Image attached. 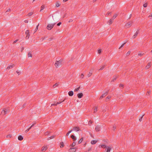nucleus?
<instances>
[{"instance_id": "aec40b11", "label": "nucleus", "mask_w": 152, "mask_h": 152, "mask_svg": "<svg viewBox=\"0 0 152 152\" xmlns=\"http://www.w3.org/2000/svg\"><path fill=\"white\" fill-rule=\"evenodd\" d=\"M18 140H23V137L22 136L20 135L18 137Z\"/></svg>"}, {"instance_id": "bf43d9fd", "label": "nucleus", "mask_w": 152, "mask_h": 152, "mask_svg": "<svg viewBox=\"0 0 152 152\" xmlns=\"http://www.w3.org/2000/svg\"><path fill=\"white\" fill-rule=\"evenodd\" d=\"M17 40H15V41H14V43H16V42H17Z\"/></svg>"}, {"instance_id": "a19ab883", "label": "nucleus", "mask_w": 152, "mask_h": 152, "mask_svg": "<svg viewBox=\"0 0 152 152\" xmlns=\"http://www.w3.org/2000/svg\"><path fill=\"white\" fill-rule=\"evenodd\" d=\"M33 14V13L32 12H30V13H29V14H28V16H30L31 15Z\"/></svg>"}, {"instance_id": "cd10ccee", "label": "nucleus", "mask_w": 152, "mask_h": 152, "mask_svg": "<svg viewBox=\"0 0 152 152\" xmlns=\"http://www.w3.org/2000/svg\"><path fill=\"white\" fill-rule=\"evenodd\" d=\"M60 147L61 148H62L64 146V144H63V142H61L60 143Z\"/></svg>"}, {"instance_id": "09e8293b", "label": "nucleus", "mask_w": 152, "mask_h": 152, "mask_svg": "<svg viewBox=\"0 0 152 152\" xmlns=\"http://www.w3.org/2000/svg\"><path fill=\"white\" fill-rule=\"evenodd\" d=\"M148 17L152 18V13L150 14V15Z\"/></svg>"}, {"instance_id": "9d476101", "label": "nucleus", "mask_w": 152, "mask_h": 152, "mask_svg": "<svg viewBox=\"0 0 152 152\" xmlns=\"http://www.w3.org/2000/svg\"><path fill=\"white\" fill-rule=\"evenodd\" d=\"M83 96V93H82L78 94H77V96L79 98H81Z\"/></svg>"}, {"instance_id": "b1692460", "label": "nucleus", "mask_w": 152, "mask_h": 152, "mask_svg": "<svg viewBox=\"0 0 152 152\" xmlns=\"http://www.w3.org/2000/svg\"><path fill=\"white\" fill-rule=\"evenodd\" d=\"M45 6L44 5H42L41 7V9L40 11H41L42 10H43L45 8Z\"/></svg>"}, {"instance_id": "a211bd4d", "label": "nucleus", "mask_w": 152, "mask_h": 152, "mask_svg": "<svg viewBox=\"0 0 152 152\" xmlns=\"http://www.w3.org/2000/svg\"><path fill=\"white\" fill-rule=\"evenodd\" d=\"M97 141L96 140H93L91 141V144H94L96 143Z\"/></svg>"}, {"instance_id": "0eeeda50", "label": "nucleus", "mask_w": 152, "mask_h": 152, "mask_svg": "<svg viewBox=\"0 0 152 152\" xmlns=\"http://www.w3.org/2000/svg\"><path fill=\"white\" fill-rule=\"evenodd\" d=\"M138 34V31H137L134 34V35H133L132 37V38L133 39L135 38L137 35Z\"/></svg>"}, {"instance_id": "423d86ee", "label": "nucleus", "mask_w": 152, "mask_h": 152, "mask_svg": "<svg viewBox=\"0 0 152 152\" xmlns=\"http://www.w3.org/2000/svg\"><path fill=\"white\" fill-rule=\"evenodd\" d=\"M101 128V126H97L95 127V129L96 131L98 132L99 131Z\"/></svg>"}, {"instance_id": "393cba45", "label": "nucleus", "mask_w": 152, "mask_h": 152, "mask_svg": "<svg viewBox=\"0 0 152 152\" xmlns=\"http://www.w3.org/2000/svg\"><path fill=\"white\" fill-rule=\"evenodd\" d=\"M76 145V143L75 142H73L72 143V144L71 145H70V146H71L72 147H73L74 146H75V145Z\"/></svg>"}, {"instance_id": "8fccbe9b", "label": "nucleus", "mask_w": 152, "mask_h": 152, "mask_svg": "<svg viewBox=\"0 0 152 152\" xmlns=\"http://www.w3.org/2000/svg\"><path fill=\"white\" fill-rule=\"evenodd\" d=\"M84 75L83 74H82L80 75L81 77L83 78V77Z\"/></svg>"}, {"instance_id": "7c9ffc66", "label": "nucleus", "mask_w": 152, "mask_h": 152, "mask_svg": "<svg viewBox=\"0 0 152 152\" xmlns=\"http://www.w3.org/2000/svg\"><path fill=\"white\" fill-rule=\"evenodd\" d=\"M39 25V24H38V25L37 26L34 32H36L37 30L38 29V27Z\"/></svg>"}, {"instance_id": "680f3d73", "label": "nucleus", "mask_w": 152, "mask_h": 152, "mask_svg": "<svg viewBox=\"0 0 152 152\" xmlns=\"http://www.w3.org/2000/svg\"><path fill=\"white\" fill-rule=\"evenodd\" d=\"M110 97H107L106 99H109L110 98Z\"/></svg>"}, {"instance_id": "0e129e2a", "label": "nucleus", "mask_w": 152, "mask_h": 152, "mask_svg": "<svg viewBox=\"0 0 152 152\" xmlns=\"http://www.w3.org/2000/svg\"><path fill=\"white\" fill-rule=\"evenodd\" d=\"M68 0H63V1H64V2H65L66 1H67Z\"/></svg>"}, {"instance_id": "e2e57ef3", "label": "nucleus", "mask_w": 152, "mask_h": 152, "mask_svg": "<svg viewBox=\"0 0 152 152\" xmlns=\"http://www.w3.org/2000/svg\"><path fill=\"white\" fill-rule=\"evenodd\" d=\"M131 16H132V15H130V16H129V18H130L131 17Z\"/></svg>"}, {"instance_id": "a18cd8bd", "label": "nucleus", "mask_w": 152, "mask_h": 152, "mask_svg": "<svg viewBox=\"0 0 152 152\" xmlns=\"http://www.w3.org/2000/svg\"><path fill=\"white\" fill-rule=\"evenodd\" d=\"M126 42L124 43L119 48V49H120L121 48H122V47L124 46V44H125Z\"/></svg>"}, {"instance_id": "49530a36", "label": "nucleus", "mask_w": 152, "mask_h": 152, "mask_svg": "<svg viewBox=\"0 0 152 152\" xmlns=\"http://www.w3.org/2000/svg\"><path fill=\"white\" fill-rule=\"evenodd\" d=\"M72 21H73V20L72 19H70L69 21V22H72Z\"/></svg>"}, {"instance_id": "de8ad7c7", "label": "nucleus", "mask_w": 152, "mask_h": 152, "mask_svg": "<svg viewBox=\"0 0 152 152\" xmlns=\"http://www.w3.org/2000/svg\"><path fill=\"white\" fill-rule=\"evenodd\" d=\"M116 129V127L115 126H113V130L114 131H115Z\"/></svg>"}, {"instance_id": "f704fd0d", "label": "nucleus", "mask_w": 152, "mask_h": 152, "mask_svg": "<svg viewBox=\"0 0 152 152\" xmlns=\"http://www.w3.org/2000/svg\"><path fill=\"white\" fill-rule=\"evenodd\" d=\"M16 73L18 74V75L20 74L21 73V72L19 71H17L16 72Z\"/></svg>"}, {"instance_id": "f3484780", "label": "nucleus", "mask_w": 152, "mask_h": 152, "mask_svg": "<svg viewBox=\"0 0 152 152\" xmlns=\"http://www.w3.org/2000/svg\"><path fill=\"white\" fill-rule=\"evenodd\" d=\"M112 19H110L107 22V23L110 25H111L113 23V20H112Z\"/></svg>"}, {"instance_id": "412c9836", "label": "nucleus", "mask_w": 152, "mask_h": 152, "mask_svg": "<svg viewBox=\"0 0 152 152\" xmlns=\"http://www.w3.org/2000/svg\"><path fill=\"white\" fill-rule=\"evenodd\" d=\"M94 113H95L97 111V107H95L94 108Z\"/></svg>"}, {"instance_id": "9b49d317", "label": "nucleus", "mask_w": 152, "mask_h": 152, "mask_svg": "<svg viewBox=\"0 0 152 152\" xmlns=\"http://www.w3.org/2000/svg\"><path fill=\"white\" fill-rule=\"evenodd\" d=\"M47 149V146H44L42 148V151H45Z\"/></svg>"}, {"instance_id": "c85d7f7f", "label": "nucleus", "mask_w": 152, "mask_h": 152, "mask_svg": "<svg viewBox=\"0 0 152 152\" xmlns=\"http://www.w3.org/2000/svg\"><path fill=\"white\" fill-rule=\"evenodd\" d=\"M148 5V3H146L145 4H144L143 5V6L145 7H146Z\"/></svg>"}, {"instance_id": "603ef678", "label": "nucleus", "mask_w": 152, "mask_h": 152, "mask_svg": "<svg viewBox=\"0 0 152 152\" xmlns=\"http://www.w3.org/2000/svg\"><path fill=\"white\" fill-rule=\"evenodd\" d=\"M35 124V123H34V124H32V125L30 127H31V128L32 127H33V126H34V125Z\"/></svg>"}, {"instance_id": "79ce46f5", "label": "nucleus", "mask_w": 152, "mask_h": 152, "mask_svg": "<svg viewBox=\"0 0 152 152\" xmlns=\"http://www.w3.org/2000/svg\"><path fill=\"white\" fill-rule=\"evenodd\" d=\"M79 88H80V87H79L78 88H77L75 89V91H78L79 90Z\"/></svg>"}, {"instance_id": "473e14b6", "label": "nucleus", "mask_w": 152, "mask_h": 152, "mask_svg": "<svg viewBox=\"0 0 152 152\" xmlns=\"http://www.w3.org/2000/svg\"><path fill=\"white\" fill-rule=\"evenodd\" d=\"M58 85V83H56L53 86L54 88H55L56 86H57Z\"/></svg>"}, {"instance_id": "c756f323", "label": "nucleus", "mask_w": 152, "mask_h": 152, "mask_svg": "<svg viewBox=\"0 0 152 152\" xmlns=\"http://www.w3.org/2000/svg\"><path fill=\"white\" fill-rule=\"evenodd\" d=\"M92 75V72H89V73L88 74L87 76H88V77H90V76H91Z\"/></svg>"}, {"instance_id": "58836bf2", "label": "nucleus", "mask_w": 152, "mask_h": 152, "mask_svg": "<svg viewBox=\"0 0 152 152\" xmlns=\"http://www.w3.org/2000/svg\"><path fill=\"white\" fill-rule=\"evenodd\" d=\"M54 136H52L51 137H50L49 138H48V140H50L51 139H52L54 138Z\"/></svg>"}, {"instance_id": "2f4dec72", "label": "nucleus", "mask_w": 152, "mask_h": 152, "mask_svg": "<svg viewBox=\"0 0 152 152\" xmlns=\"http://www.w3.org/2000/svg\"><path fill=\"white\" fill-rule=\"evenodd\" d=\"M28 57H31L32 56V55L30 53H29L28 54Z\"/></svg>"}, {"instance_id": "4d7b16f0", "label": "nucleus", "mask_w": 152, "mask_h": 152, "mask_svg": "<svg viewBox=\"0 0 152 152\" xmlns=\"http://www.w3.org/2000/svg\"><path fill=\"white\" fill-rule=\"evenodd\" d=\"M10 9H8L7 11V12H9V11H10Z\"/></svg>"}, {"instance_id": "774afa93", "label": "nucleus", "mask_w": 152, "mask_h": 152, "mask_svg": "<svg viewBox=\"0 0 152 152\" xmlns=\"http://www.w3.org/2000/svg\"><path fill=\"white\" fill-rule=\"evenodd\" d=\"M35 0H33V1H34Z\"/></svg>"}, {"instance_id": "6e6552de", "label": "nucleus", "mask_w": 152, "mask_h": 152, "mask_svg": "<svg viewBox=\"0 0 152 152\" xmlns=\"http://www.w3.org/2000/svg\"><path fill=\"white\" fill-rule=\"evenodd\" d=\"M107 92H106L104 93L100 97V99H101L103 98L107 94Z\"/></svg>"}, {"instance_id": "c9c22d12", "label": "nucleus", "mask_w": 152, "mask_h": 152, "mask_svg": "<svg viewBox=\"0 0 152 152\" xmlns=\"http://www.w3.org/2000/svg\"><path fill=\"white\" fill-rule=\"evenodd\" d=\"M72 132V130H70V131H69L67 133V134H66V135L67 136H68L69 134L70 133H71Z\"/></svg>"}, {"instance_id": "864d4df0", "label": "nucleus", "mask_w": 152, "mask_h": 152, "mask_svg": "<svg viewBox=\"0 0 152 152\" xmlns=\"http://www.w3.org/2000/svg\"><path fill=\"white\" fill-rule=\"evenodd\" d=\"M24 22L25 23H28V20H26L24 21Z\"/></svg>"}, {"instance_id": "e433bc0d", "label": "nucleus", "mask_w": 152, "mask_h": 152, "mask_svg": "<svg viewBox=\"0 0 152 152\" xmlns=\"http://www.w3.org/2000/svg\"><path fill=\"white\" fill-rule=\"evenodd\" d=\"M104 68V66H102L99 69V70H102Z\"/></svg>"}, {"instance_id": "37998d69", "label": "nucleus", "mask_w": 152, "mask_h": 152, "mask_svg": "<svg viewBox=\"0 0 152 152\" xmlns=\"http://www.w3.org/2000/svg\"><path fill=\"white\" fill-rule=\"evenodd\" d=\"M102 50L101 49H99L98 50V53L99 54L101 52Z\"/></svg>"}, {"instance_id": "5701e85b", "label": "nucleus", "mask_w": 152, "mask_h": 152, "mask_svg": "<svg viewBox=\"0 0 152 152\" xmlns=\"http://www.w3.org/2000/svg\"><path fill=\"white\" fill-rule=\"evenodd\" d=\"M117 16V15L116 14H115L113 17L112 18V19L113 20H114V19H115V18L116 17V16Z\"/></svg>"}, {"instance_id": "f8f14e48", "label": "nucleus", "mask_w": 152, "mask_h": 152, "mask_svg": "<svg viewBox=\"0 0 152 152\" xmlns=\"http://www.w3.org/2000/svg\"><path fill=\"white\" fill-rule=\"evenodd\" d=\"M151 63H149L148 64L147 66L145 67V69H149L150 67L151 66Z\"/></svg>"}, {"instance_id": "72a5a7b5", "label": "nucleus", "mask_w": 152, "mask_h": 152, "mask_svg": "<svg viewBox=\"0 0 152 152\" xmlns=\"http://www.w3.org/2000/svg\"><path fill=\"white\" fill-rule=\"evenodd\" d=\"M143 53H139L138 54V55L139 56H142L143 55Z\"/></svg>"}, {"instance_id": "2eb2a0df", "label": "nucleus", "mask_w": 152, "mask_h": 152, "mask_svg": "<svg viewBox=\"0 0 152 152\" xmlns=\"http://www.w3.org/2000/svg\"><path fill=\"white\" fill-rule=\"evenodd\" d=\"M60 4L59 2L58 1H57L56 3V7H58L60 6Z\"/></svg>"}, {"instance_id": "4468645a", "label": "nucleus", "mask_w": 152, "mask_h": 152, "mask_svg": "<svg viewBox=\"0 0 152 152\" xmlns=\"http://www.w3.org/2000/svg\"><path fill=\"white\" fill-rule=\"evenodd\" d=\"M26 37H28V38L29 37V31L28 30H26Z\"/></svg>"}, {"instance_id": "f03ea898", "label": "nucleus", "mask_w": 152, "mask_h": 152, "mask_svg": "<svg viewBox=\"0 0 152 152\" xmlns=\"http://www.w3.org/2000/svg\"><path fill=\"white\" fill-rule=\"evenodd\" d=\"M55 24V23L48 24L47 27V28L48 30H51L53 28Z\"/></svg>"}, {"instance_id": "bb28decb", "label": "nucleus", "mask_w": 152, "mask_h": 152, "mask_svg": "<svg viewBox=\"0 0 152 152\" xmlns=\"http://www.w3.org/2000/svg\"><path fill=\"white\" fill-rule=\"evenodd\" d=\"M83 138H81L79 140V141H78V143L79 144H80V143H81L83 141Z\"/></svg>"}, {"instance_id": "ddd939ff", "label": "nucleus", "mask_w": 152, "mask_h": 152, "mask_svg": "<svg viewBox=\"0 0 152 152\" xmlns=\"http://www.w3.org/2000/svg\"><path fill=\"white\" fill-rule=\"evenodd\" d=\"M68 94L70 96H72L73 95V91H70L68 92Z\"/></svg>"}, {"instance_id": "a878e982", "label": "nucleus", "mask_w": 152, "mask_h": 152, "mask_svg": "<svg viewBox=\"0 0 152 152\" xmlns=\"http://www.w3.org/2000/svg\"><path fill=\"white\" fill-rule=\"evenodd\" d=\"M62 102H58L56 103V104H52L51 105V106H52L53 105H57V104H60Z\"/></svg>"}, {"instance_id": "dca6fc26", "label": "nucleus", "mask_w": 152, "mask_h": 152, "mask_svg": "<svg viewBox=\"0 0 152 152\" xmlns=\"http://www.w3.org/2000/svg\"><path fill=\"white\" fill-rule=\"evenodd\" d=\"M107 146H106L105 145H100L99 146V148H106V147H107Z\"/></svg>"}, {"instance_id": "4c0bfd02", "label": "nucleus", "mask_w": 152, "mask_h": 152, "mask_svg": "<svg viewBox=\"0 0 152 152\" xmlns=\"http://www.w3.org/2000/svg\"><path fill=\"white\" fill-rule=\"evenodd\" d=\"M144 115H143L141 117V118H140L139 120V121H142V118L143 116H144Z\"/></svg>"}, {"instance_id": "6e6d98bb", "label": "nucleus", "mask_w": 152, "mask_h": 152, "mask_svg": "<svg viewBox=\"0 0 152 152\" xmlns=\"http://www.w3.org/2000/svg\"><path fill=\"white\" fill-rule=\"evenodd\" d=\"M92 122L90 121L89 122V124H92Z\"/></svg>"}, {"instance_id": "39448f33", "label": "nucleus", "mask_w": 152, "mask_h": 152, "mask_svg": "<svg viewBox=\"0 0 152 152\" xmlns=\"http://www.w3.org/2000/svg\"><path fill=\"white\" fill-rule=\"evenodd\" d=\"M76 149H77V148H71L69 150V151L70 152H75L76 151Z\"/></svg>"}, {"instance_id": "338daca9", "label": "nucleus", "mask_w": 152, "mask_h": 152, "mask_svg": "<svg viewBox=\"0 0 152 152\" xmlns=\"http://www.w3.org/2000/svg\"><path fill=\"white\" fill-rule=\"evenodd\" d=\"M148 94H150V92H148Z\"/></svg>"}, {"instance_id": "69168bd1", "label": "nucleus", "mask_w": 152, "mask_h": 152, "mask_svg": "<svg viewBox=\"0 0 152 152\" xmlns=\"http://www.w3.org/2000/svg\"><path fill=\"white\" fill-rule=\"evenodd\" d=\"M91 150V148H89V149H88V151H90Z\"/></svg>"}, {"instance_id": "052dcab7", "label": "nucleus", "mask_w": 152, "mask_h": 152, "mask_svg": "<svg viewBox=\"0 0 152 152\" xmlns=\"http://www.w3.org/2000/svg\"><path fill=\"white\" fill-rule=\"evenodd\" d=\"M96 1V0H93V2H95Z\"/></svg>"}, {"instance_id": "3c124183", "label": "nucleus", "mask_w": 152, "mask_h": 152, "mask_svg": "<svg viewBox=\"0 0 152 152\" xmlns=\"http://www.w3.org/2000/svg\"><path fill=\"white\" fill-rule=\"evenodd\" d=\"M61 24V22H59V23H58V24H57V26H59Z\"/></svg>"}, {"instance_id": "ea45409f", "label": "nucleus", "mask_w": 152, "mask_h": 152, "mask_svg": "<svg viewBox=\"0 0 152 152\" xmlns=\"http://www.w3.org/2000/svg\"><path fill=\"white\" fill-rule=\"evenodd\" d=\"M130 51H128V52L126 53V56H129V55L130 54Z\"/></svg>"}, {"instance_id": "5fc2aeb1", "label": "nucleus", "mask_w": 152, "mask_h": 152, "mask_svg": "<svg viewBox=\"0 0 152 152\" xmlns=\"http://www.w3.org/2000/svg\"><path fill=\"white\" fill-rule=\"evenodd\" d=\"M7 137H11V136L10 135H8L7 136Z\"/></svg>"}, {"instance_id": "c03bdc74", "label": "nucleus", "mask_w": 152, "mask_h": 152, "mask_svg": "<svg viewBox=\"0 0 152 152\" xmlns=\"http://www.w3.org/2000/svg\"><path fill=\"white\" fill-rule=\"evenodd\" d=\"M31 128V127H30L28 129H27L25 131V132H27Z\"/></svg>"}, {"instance_id": "6ab92c4d", "label": "nucleus", "mask_w": 152, "mask_h": 152, "mask_svg": "<svg viewBox=\"0 0 152 152\" xmlns=\"http://www.w3.org/2000/svg\"><path fill=\"white\" fill-rule=\"evenodd\" d=\"M73 130L75 131H78L79 130V128L77 127H75L73 128Z\"/></svg>"}, {"instance_id": "7ed1b4c3", "label": "nucleus", "mask_w": 152, "mask_h": 152, "mask_svg": "<svg viewBox=\"0 0 152 152\" xmlns=\"http://www.w3.org/2000/svg\"><path fill=\"white\" fill-rule=\"evenodd\" d=\"M132 24V22L129 21L126 23L125 25V27L126 28H130Z\"/></svg>"}, {"instance_id": "1a4fd4ad", "label": "nucleus", "mask_w": 152, "mask_h": 152, "mask_svg": "<svg viewBox=\"0 0 152 152\" xmlns=\"http://www.w3.org/2000/svg\"><path fill=\"white\" fill-rule=\"evenodd\" d=\"M15 65L14 64H12L11 65H10L8 66L7 68V69H10L12 68Z\"/></svg>"}, {"instance_id": "13d9d810", "label": "nucleus", "mask_w": 152, "mask_h": 152, "mask_svg": "<svg viewBox=\"0 0 152 152\" xmlns=\"http://www.w3.org/2000/svg\"><path fill=\"white\" fill-rule=\"evenodd\" d=\"M120 87H123V85L122 84H120Z\"/></svg>"}, {"instance_id": "4be33fe9", "label": "nucleus", "mask_w": 152, "mask_h": 152, "mask_svg": "<svg viewBox=\"0 0 152 152\" xmlns=\"http://www.w3.org/2000/svg\"><path fill=\"white\" fill-rule=\"evenodd\" d=\"M71 137L74 141L76 139L75 137L73 135H71Z\"/></svg>"}, {"instance_id": "f257e3e1", "label": "nucleus", "mask_w": 152, "mask_h": 152, "mask_svg": "<svg viewBox=\"0 0 152 152\" xmlns=\"http://www.w3.org/2000/svg\"><path fill=\"white\" fill-rule=\"evenodd\" d=\"M62 61L60 60L58 61H56L55 63V65L56 67H59L61 66L62 64Z\"/></svg>"}, {"instance_id": "20e7f679", "label": "nucleus", "mask_w": 152, "mask_h": 152, "mask_svg": "<svg viewBox=\"0 0 152 152\" xmlns=\"http://www.w3.org/2000/svg\"><path fill=\"white\" fill-rule=\"evenodd\" d=\"M9 111V110L7 109H4L1 112V114L2 115L6 114Z\"/></svg>"}]
</instances>
